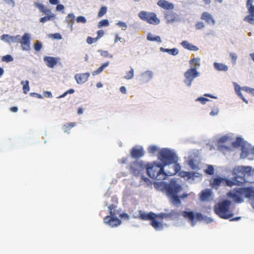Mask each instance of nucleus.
Masks as SVG:
<instances>
[{
	"label": "nucleus",
	"instance_id": "de8ad7c7",
	"mask_svg": "<svg viewBox=\"0 0 254 254\" xmlns=\"http://www.w3.org/2000/svg\"><path fill=\"white\" fill-rule=\"evenodd\" d=\"M1 60L3 62H10L13 60L12 57L10 55H6L2 57Z\"/></svg>",
	"mask_w": 254,
	"mask_h": 254
},
{
	"label": "nucleus",
	"instance_id": "603ef678",
	"mask_svg": "<svg viewBox=\"0 0 254 254\" xmlns=\"http://www.w3.org/2000/svg\"><path fill=\"white\" fill-rule=\"evenodd\" d=\"M98 40V38H92L90 36H88L87 38L86 42L89 44H91L93 43L96 42Z\"/></svg>",
	"mask_w": 254,
	"mask_h": 254
},
{
	"label": "nucleus",
	"instance_id": "b1692460",
	"mask_svg": "<svg viewBox=\"0 0 254 254\" xmlns=\"http://www.w3.org/2000/svg\"><path fill=\"white\" fill-rule=\"evenodd\" d=\"M181 45L185 49H188L190 51H196L198 50V48L196 46L190 44L187 41H183L181 43Z\"/></svg>",
	"mask_w": 254,
	"mask_h": 254
},
{
	"label": "nucleus",
	"instance_id": "f3484780",
	"mask_svg": "<svg viewBox=\"0 0 254 254\" xmlns=\"http://www.w3.org/2000/svg\"><path fill=\"white\" fill-rule=\"evenodd\" d=\"M20 36L19 35L16 36H9L7 34H3L1 36V39L9 44L14 43H19L20 41Z\"/></svg>",
	"mask_w": 254,
	"mask_h": 254
},
{
	"label": "nucleus",
	"instance_id": "37998d69",
	"mask_svg": "<svg viewBox=\"0 0 254 254\" xmlns=\"http://www.w3.org/2000/svg\"><path fill=\"white\" fill-rule=\"evenodd\" d=\"M204 172L208 175H212L214 174V169L212 165H208L207 168L204 170Z\"/></svg>",
	"mask_w": 254,
	"mask_h": 254
},
{
	"label": "nucleus",
	"instance_id": "a878e982",
	"mask_svg": "<svg viewBox=\"0 0 254 254\" xmlns=\"http://www.w3.org/2000/svg\"><path fill=\"white\" fill-rule=\"evenodd\" d=\"M75 16L73 13L68 14L66 17L65 21L70 26L71 30L72 29Z\"/></svg>",
	"mask_w": 254,
	"mask_h": 254
},
{
	"label": "nucleus",
	"instance_id": "7c9ffc66",
	"mask_svg": "<svg viewBox=\"0 0 254 254\" xmlns=\"http://www.w3.org/2000/svg\"><path fill=\"white\" fill-rule=\"evenodd\" d=\"M170 198L171 202L174 205H179L181 204V200L180 196L177 194L168 196Z\"/></svg>",
	"mask_w": 254,
	"mask_h": 254
},
{
	"label": "nucleus",
	"instance_id": "5701e85b",
	"mask_svg": "<svg viewBox=\"0 0 254 254\" xmlns=\"http://www.w3.org/2000/svg\"><path fill=\"white\" fill-rule=\"evenodd\" d=\"M165 18L168 23H172L178 20V16L175 12H168L165 14Z\"/></svg>",
	"mask_w": 254,
	"mask_h": 254
},
{
	"label": "nucleus",
	"instance_id": "0eeeda50",
	"mask_svg": "<svg viewBox=\"0 0 254 254\" xmlns=\"http://www.w3.org/2000/svg\"><path fill=\"white\" fill-rule=\"evenodd\" d=\"M138 16L142 20L145 21L151 24L157 25L160 23V20L154 12L141 11L139 13Z\"/></svg>",
	"mask_w": 254,
	"mask_h": 254
},
{
	"label": "nucleus",
	"instance_id": "a211bd4d",
	"mask_svg": "<svg viewBox=\"0 0 254 254\" xmlns=\"http://www.w3.org/2000/svg\"><path fill=\"white\" fill-rule=\"evenodd\" d=\"M60 60V58L58 57L46 56L44 58V61L47 66L50 68H53Z\"/></svg>",
	"mask_w": 254,
	"mask_h": 254
},
{
	"label": "nucleus",
	"instance_id": "bf43d9fd",
	"mask_svg": "<svg viewBox=\"0 0 254 254\" xmlns=\"http://www.w3.org/2000/svg\"><path fill=\"white\" fill-rule=\"evenodd\" d=\"M195 173L194 172H190V175H188L186 176L187 180H189L190 179H194L195 177Z\"/></svg>",
	"mask_w": 254,
	"mask_h": 254
},
{
	"label": "nucleus",
	"instance_id": "58836bf2",
	"mask_svg": "<svg viewBox=\"0 0 254 254\" xmlns=\"http://www.w3.org/2000/svg\"><path fill=\"white\" fill-rule=\"evenodd\" d=\"M21 84L23 85V90L24 94H27L30 90L29 86V81L26 80L25 81H22Z\"/></svg>",
	"mask_w": 254,
	"mask_h": 254
},
{
	"label": "nucleus",
	"instance_id": "3c124183",
	"mask_svg": "<svg viewBox=\"0 0 254 254\" xmlns=\"http://www.w3.org/2000/svg\"><path fill=\"white\" fill-rule=\"evenodd\" d=\"M76 20L77 23H85L86 22V18L83 16H78Z\"/></svg>",
	"mask_w": 254,
	"mask_h": 254
},
{
	"label": "nucleus",
	"instance_id": "7ed1b4c3",
	"mask_svg": "<svg viewBox=\"0 0 254 254\" xmlns=\"http://www.w3.org/2000/svg\"><path fill=\"white\" fill-rule=\"evenodd\" d=\"M252 168L250 166H236L233 170L234 180L240 183L242 185L246 182H249L247 177L251 176Z\"/></svg>",
	"mask_w": 254,
	"mask_h": 254
},
{
	"label": "nucleus",
	"instance_id": "4d7b16f0",
	"mask_svg": "<svg viewBox=\"0 0 254 254\" xmlns=\"http://www.w3.org/2000/svg\"><path fill=\"white\" fill-rule=\"evenodd\" d=\"M188 175H190V172H186V171H180L179 173V175L182 177V178H186V176Z\"/></svg>",
	"mask_w": 254,
	"mask_h": 254
},
{
	"label": "nucleus",
	"instance_id": "ea45409f",
	"mask_svg": "<svg viewBox=\"0 0 254 254\" xmlns=\"http://www.w3.org/2000/svg\"><path fill=\"white\" fill-rule=\"evenodd\" d=\"M76 125L75 123H69L64 125V131L68 132V131Z\"/></svg>",
	"mask_w": 254,
	"mask_h": 254
},
{
	"label": "nucleus",
	"instance_id": "473e14b6",
	"mask_svg": "<svg viewBox=\"0 0 254 254\" xmlns=\"http://www.w3.org/2000/svg\"><path fill=\"white\" fill-rule=\"evenodd\" d=\"M109 62H107L104 63L96 70L92 72V74L93 75H97L98 74H99L100 73H101L104 69L105 68L107 67L109 65Z\"/></svg>",
	"mask_w": 254,
	"mask_h": 254
},
{
	"label": "nucleus",
	"instance_id": "864d4df0",
	"mask_svg": "<svg viewBox=\"0 0 254 254\" xmlns=\"http://www.w3.org/2000/svg\"><path fill=\"white\" fill-rule=\"evenodd\" d=\"M209 100L203 97H200L196 99V101L200 102L202 104H205Z\"/></svg>",
	"mask_w": 254,
	"mask_h": 254
},
{
	"label": "nucleus",
	"instance_id": "052dcab7",
	"mask_svg": "<svg viewBox=\"0 0 254 254\" xmlns=\"http://www.w3.org/2000/svg\"><path fill=\"white\" fill-rule=\"evenodd\" d=\"M230 56L231 58L232 61L233 62V63L235 64L237 59V56L235 53H230Z\"/></svg>",
	"mask_w": 254,
	"mask_h": 254
},
{
	"label": "nucleus",
	"instance_id": "338daca9",
	"mask_svg": "<svg viewBox=\"0 0 254 254\" xmlns=\"http://www.w3.org/2000/svg\"><path fill=\"white\" fill-rule=\"evenodd\" d=\"M52 37L56 39H61L62 37L60 33H55L52 35Z\"/></svg>",
	"mask_w": 254,
	"mask_h": 254
},
{
	"label": "nucleus",
	"instance_id": "1a4fd4ad",
	"mask_svg": "<svg viewBox=\"0 0 254 254\" xmlns=\"http://www.w3.org/2000/svg\"><path fill=\"white\" fill-rule=\"evenodd\" d=\"M129 170L133 175L138 176L146 170V165L142 162L135 161L130 163Z\"/></svg>",
	"mask_w": 254,
	"mask_h": 254
},
{
	"label": "nucleus",
	"instance_id": "6e6d98bb",
	"mask_svg": "<svg viewBox=\"0 0 254 254\" xmlns=\"http://www.w3.org/2000/svg\"><path fill=\"white\" fill-rule=\"evenodd\" d=\"M100 54L102 56L106 58L109 57L112 58L113 57V56L112 55H110L106 51H101L100 52Z\"/></svg>",
	"mask_w": 254,
	"mask_h": 254
},
{
	"label": "nucleus",
	"instance_id": "a19ab883",
	"mask_svg": "<svg viewBox=\"0 0 254 254\" xmlns=\"http://www.w3.org/2000/svg\"><path fill=\"white\" fill-rule=\"evenodd\" d=\"M134 76V69L132 67H131L130 70L127 72L126 75L125 76V78L127 80L132 79Z\"/></svg>",
	"mask_w": 254,
	"mask_h": 254
},
{
	"label": "nucleus",
	"instance_id": "bb28decb",
	"mask_svg": "<svg viewBox=\"0 0 254 254\" xmlns=\"http://www.w3.org/2000/svg\"><path fill=\"white\" fill-rule=\"evenodd\" d=\"M214 66L218 71H226L228 69V66L222 63H214Z\"/></svg>",
	"mask_w": 254,
	"mask_h": 254
},
{
	"label": "nucleus",
	"instance_id": "4c0bfd02",
	"mask_svg": "<svg viewBox=\"0 0 254 254\" xmlns=\"http://www.w3.org/2000/svg\"><path fill=\"white\" fill-rule=\"evenodd\" d=\"M211 195V192L209 190H203L201 192V195H200V198L202 200H206V199L208 198Z\"/></svg>",
	"mask_w": 254,
	"mask_h": 254
},
{
	"label": "nucleus",
	"instance_id": "20e7f679",
	"mask_svg": "<svg viewBox=\"0 0 254 254\" xmlns=\"http://www.w3.org/2000/svg\"><path fill=\"white\" fill-rule=\"evenodd\" d=\"M139 216L135 218H138L141 220L150 221V224L156 231H161L164 228L163 224L159 219L156 217V214L153 212H150L148 213H144L141 210H139Z\"/></svg>",
	"mask_w": 254,
	"mask_h": 254
},
{
	"label": "nucleus",
	"instance_id": "39448f33",
	"mask_svg": "<svg viewBox=\"0 0 254 254\" xmlns=\"http://www.w3.org/2000/svg\"><path fill=\"white\" fill-rule=\"evenodd\" d=\"M231 205V201L228 200H223L215 205L214 212L222 218H230L233 216V213L230 210Z\"/></svg>",
	"mask_w": 254,
	"mask_h": 254
},
{
	"label": "nucleus",
	"instance_id": "c756f323",
	"mask_svg": "<svg viewBox=\"0 0 254 254\" xmlns=\"http://www.w3.org/2000/svg\"><path fill=\"white\" fill-rule=\"evenodd\" d=\"M235 90L236 93L243 100V101L244 102H245L246 103L248 104V101L244 98V97L243 96L241 92V90H242V87H241L238 85H236L235 87Z\"/></svg>",
	"mask_w": 254,
	"mask_h": 254
},
{
	"label": "nucleus",
	"instance_id": "09e8293b",
	"mask_svg": "<svg viewBox=\"0 0 254 254\" xmlns=\"http://www.w3.org/2000/svg\"><path fill=\"white\" fill-rule=\"evenodd\" d=\"M158 150V148L157 147L154 145L150 146L148 148V151L149 153L154 154Z\"/></svg>",
	"mask_w": 254,
	"mask_h": 254
},
{
	"label": "nucleus",
	"instance_id": "aec40b11",
	"mask_svg": "<svg viewBox=\"0 0 254 254\" xmlns=\"http://www.w3.org/2000/svg\"><path fill=\"white\" fill-rule=\"evenodd\" d=\"M157 3L159 7L164 9L172 10L174 8V5L173 3L165 0H159Z\"/></svg>",
	"mask_w": 254,
	"mask_h": 254
},
{
	"label": "nucleus",
	"instance_id": "6e6552de",
	"mask_svg": "<svg viewBox=\"0 0 254 254\" xmlns=\"http://www.w3.org/2000/svg\"><path fill=\"white\" fill-rule=\"evenodd\" d=\"M34 5L35 7H36L39 9L40 12H43L45 14L47 15V16L40 18V22L45 23L47 21H49L55 18V15L53 13H52L51 10L50 9L47 8L43 4L36 2L34 3Z\"/></svg>",
	"mask_w": 254,
	"mask_h": 254
},
{
	"label": "nucleus",
	"instance_id": "72a5a7b5",
	"mask_svg": "<svg viewBox=\"0 0 254 254\" xmlns=\"http://www.w3.org/2000/svg\"><path fill=\"white\" fill-rule=\"evenodd\" d=\"M190 64L194 67H199L200 65V60L198 58H193L190 61Z\"/></svg>",
	"mask_w": 254,
	"mask_h": 254
},
{
	"label": "nucleus",
	"instance_id": "ddd939ff",
	"mask_svg": "<svg viewBox=\"0 0 254 254\" xmlns=\"http://www.w3.org/2000/svg\"><path fill=\"white\" fill-rule=\"evenodd\" d=\"M19 43L21 44L22 49L24 51H29L30 49V37L29 34L25 33L22 38L20 37Z\"/></svg>",
	"mask_w": 254,
	"mask_h": 254
},
{
	"label": "nucleus",
	"instance_id": "a18cd8bd",
	"mask_svg": "<svg viewBox=\"0 0 254 254\" xmlns=\"http://www.w3.org/2000/svg\"><path fill=\"white\" fill-rule=\"evenodd\" d=\"M188 164L192 170L198 169V166L195 163V161L193 159H190L188 162Z\"/></svg>",
	"mask_w": 254,
	"mask_h": 254
},
{
	"label": "nucleus",
	"instance_id": "49530a36",
	"mask_svg": "<svg viewBox=\"0 0 254 254\" xmlns=\"http://www.w3.org/2000/svg\"><path fill=\"white\" fill-rule=\"evenodd\" d=\"M109 25V22L108 20L107 19H103L101 20L98 24V27L99 28H101L103 26H108Z\"/></svg>",
	"mask_w": 254,
	"mask_h": 254
},
{
	"label": "nucleus",
	"instance_id": "9b49d317",
	"mask_svg": "<svg viewBox=\"0 0 254 254\" xmlns=\"http://www.w3.org/2000/svg\"><path fill=\"white\" fill-rule=\"evenodd\" d=\"M182 189L181 186L177 184L176 182H171L169 184L165 186V190L168 196L178 194Z\"/></svg>",
	"mask_w": 254,
	"mask_h": 254
},
{
	"label": "nucleus",
	"instance_id": "69168bd1",
	"mask_svg": "<svg viewBox=\"0 0 254 254\" xmlns=\"http://www.w3.org/2000/svg\"><path fill=\"white\" fill-rule=\"evenodd\" d=\"M104 31L100 30L97 31V37H96V38H98V40L101 37H102L104 35Z\"/></svg>",
	"mask_w": 254,
	"mask_h": 254
},
{
	"label": "nucleus",
	"instance_id": "e433bc0d",
	"mask_svg": "<svg viewBox=\"0 0 254 254\" xmlns=\"http://www.w3.org/2000/svg\"><path fill=\"white\" fill-rule=\"evenodd\" d=\"M116 207L117 206L113 204H110L108 206L109 211L110 212V216H116L117 215V212H116Z\"/></svg>",
	"mask_w": 254,
	"mask_h": 254
},
{
	"label": "nucleus",
	"instance_id": "412c9836",
	"mask_svg": "<svg viewBox=\"0 0 254 254\" xmlns=\"http://www.w3.org/2000/svg\"><path fill=\"white\" fill-rule=\"evenodd\" d=\"M201 20H204L207 24H212L214 25L215 21L211 14L207 12H204L202 13L200 17Z\"/></svg>",
	"mask_w": 254,
	"mask_h": 254
},
{
	"label": "nucleus",
	"instance_id": "13d9d810",
	"mask_svg": "<svg viewBox=\"0 0 254 254\" xmlns=\"http://www.w3.org/2000/svg\"><path fill=\"white\" fill-rule=\"evenodd\" d=\"M117 25L121 27L123 30H125L127 28L126 23L124 22H119L117 23Z\"/></svg>",
	"mask_w": 254,
	"mask_h": 254
},
{
	"label": "nucleus",
	"instance_id": "79ce46f5",
	"mask_svg": "<svg viewBox=\"0 0 254 254\" xmlns=\"http://www.w3.org/2000/svg\"><path fill=\"white\" fill-rule=\"evenodd\" d=\"M107 11V8L106 6H102L101 8L100 9L98 13V17H101L104 15H105Z\"/></svg>",
	"mask_w": 254,
	"mask_h": 254
},
{
	"label": "nucleus",
	"instance_id": "e2e57ef3",
	"mask_svg": "<svg viewBox=\"0 0 254 254\" xmlns=\"http://www.w3.org/2000/svg\"><path fill=\"white\" fill-rule=\"evenodd\" d=\"M242 90L250 94L251 92H252L253 90V88L247 86H244L242 87Z\"/></svg>",
	"mask_w": 254,
	"mask_h": 254
},
{
	"label": "nucleus",
	"instance_id": "f03ea898",
	"mask_svg": "<svg viewBox=\"0 0 254 254\" xmlns=\"http://www.w3.org/2000/svg\"><path fill=\"white\" fill-rule=\"evenodd\" d=\"M164 165L154 162L146 165L147 175L151 178L160 181L165 180L167 175L164 171Z\"/></svg>",
	"mask_w": 254,
	"mask_h": 254
},
{
	"label": "nucleus",
	"instance_id": "4468645a",
	"mask_svg": "<svg viewBox=\"0 0 254 254\" xmlns=\"http://www.w3.org/2000/svg\"><path fill=\"white\" fill-rule=\"evenodd\" d=\"M145 151L143 148L140 146H135L132 148L130 150V154L131 157L138 159L142 157L144 155Z\"/></svg>",
	"mask_w": 254,
	"mask_h": 254
},
{
	"label": "nucleus",
	"instance_id": "774afa93",
	"mask_svg": "<svg viewBox=\"0 0 254 254\" xmlns=\"http://www.w3.org/2000/svg\"><path fill=\"white\" fill-rule=\"evenodd\" d=\"M127 162V157H122L120 160L119 163L122 164H126Z\"/></svg>",
	"mask_w": 254,
	"mask_h": 254
},
{
	"label": "nucleus",
	"instance_id": "2f4dec72",
	"mask_svg": "<svg viewBox=\"0 0 254 254\" xmlns=\"http://www.w3.org/2000/svg\"><path fill=\"white\" fill-rule=\"evenodd\" d=\"M109 62H107L104 63L96 70L92 72V74L93 75H97L98 74H99L100 73H101L104 69L105 68L107 67L109 65Z\"/></svg>",
	"mask_w": 254,
	"mask_h": 254
},
{
	"label": "nucleus",
	"instance_id": "dca6fc26",
	"mask_svg": "<svg viewBox=\"0 0 254 254\" xmlns=\"http://www.w3.org/2000/svg\"><path fill=\"white\" fill-rule=\"evenodd\" d=\"M250 15L245 17L244 21L250 24L254 25V5L251 3V5H247Z\"/></svg>",
	"mask_w": 254,
	"mask_h": 254
},
{
	"label": "nucleus",
	"instance_id": "4be33fe9",
	"mask_svg": "<svg viewBox=\"0 0 254 254\" xmlns=\"http://www.w3.org/2000/svg\"><path fill=\"white\" fill-rule=\"evenodd\" d=\"M244 144V141L243 139V138H242L241 137H238L236 138L235 141H234L233 142V145L235 147L242 146V155H245L246 156L247 155V152L243 148Z\"/></svg>",
	"mask_w": 254,
	"mask_h": 254
},
{
	"label": "nucleus",
	"instance_id": "f8f14e48",
	"mask_svg": "<svg viewBox=\"0 0 254 254\" xmlns=\"http://www.w3.org/2000/svg\"><path fill=\"white\" fill-rule=\"evenodd\" d=\"M182 215L185 218L189 219L191 225L194 226L195 222V219L198 220H202L203 219V216L200 213H196L195 214L192 211H184L182 212Z\"/></svg>",
	"mask_w": 254,
	"mask_h": 254
},
{
	"label": "nucleus",
	"instance_id": "680f3d73",
	"mask_svg": "<svg viewBox=\"0 0 254 254\" xmlns=\"http://www.w3.org/2000/svg\"><path fill=\"white\" fill-rule=\"evenodd\" d=\"M174 170L175 172V173H179L180 172L181 168L180 165L179 164H175L174 165Z\"/></svg>",
	"mask_w": 254,
	"mask_h": 254
},
{
	"label": "nucleus",
	"instance_id": "5fc2aeb1",
	"mask_svg": "<svg viewBox=\"0 0 254 254\" xmlns=\"http://www.w3.org/2000/svg\"><path fill=\"white\" fill-rule=\"evenodd\" d=\"M42 47V43L40 42H37L34 46V49L36 51H39L41 49Z\"/></svg>",
	"mask_w": 254,
	"mask_h": 254
},
{
	"label": "nucleus",
	"instance_id": "2eb2a0df",
	"mask_svg": "<svg viewBox=\"0 0 254 254\" xmlns=\"http://www.w3.org/2000/svg\"><path fill=\"white\" fill-rule=\"evenodd\" d=\"M104 222L112 227H117L121 223V221L116 216H106L104 218Z\"/></svg>",
	"mask_w": 254,
	"mask_h": 254
},
{
	"label": "nucleus",
	"instance_id": "8fccbe9b",
	"mask_svg": "<svg viewBox=\"0 0 254 254\" xmlns=\"http://www.w3.org/2000/svg\"><path fill=\"white\" fill-rule=\"evenodd\" d=\"M204 27V24L203 23V22L201 21L197 22L195 25V29L197 30L201 29L203 28Z\"/></svg>",
	"mask_w": 254,
	"mask_h": 254
},
{
	"label": "nucleus",
	"instance_id": "f257e3e1",
	"mask_svg": "<svg viewBox=\"0 0 254 254\" xmlns=\"http://www.w3.org/2000/svg\"><path fill=\"white\" fill-rule=\"evenodd\" d=\"M254 187H249L234 189L230 191L228 195L231 197L237 203H242L244 201L243 196L249 199H254Z\"/></svg>",
	"mask_w": 254,
	"mask_h": 254
},
{
	"label": "nucleus",
	"instance_id": "c9c22d12",
	"mask_svg": "<svg viewBox=\"0 0 254 254\" xmlns=\"http://www.w3.org/2000/svg\"><path fill=\"white\" fill-rule=\"evenodd\" d=\"M224 184H225L229 187H232L234 185H241L239 182L234 181V179L233 180H230L224 178Z\"/></svg>",
	"mask_w": 254,
	"mask_h": 254
},
{
	"label": "nucleus",
	"instance_id": "6ab92c4d",
	"mask_svg": "<svg viewBox=\"0 0 254 254\" xmlns=\"http://www.w3.org/2000/svg\"><path fill=\"white\" fill-rule=\"evenodd\" d=\"M89 76L90 73L89 72L77 73L74 75V78L78 84H82L87 81Z\"/></svg>",
	"mask_w": 254,
	"mask_h": 254
},
{
	"label": "nucleus",
	"instance_id": "f704fd0d",
	"mask_svg": "<svg viewBox=\"0 0 254 254\" xmlns=\"http://www.w3.org/2000/svg\"><path fill=\"white\" fill-rule=\"evenodd\" d=\"M147 39L150 41H156L159 43L161 42V38L159 36H154L152 34L149 33L147 35Z\"/></svg>",
	"mask_w": 254,
	"mask_h": 254
},
{
	"label": "nucleus",
	"instance_id": "423d86ee",
	"mask_svg": "<svg viewBox=\"0 0 254 254\" xmlns=\"http://www.w3.org/2000/svg\"><path fill=\"white\" fill-rule=\"evenodd\" d=\"M159 158L162 162L161 164L164 165V166L177 161L175 154L167 148H163L160 150Z\"/></svg>",
	"mask_w": 254,
	"mask_h": 254
},
{
	"label": "nucleus",
	"instance_id": "393cba45",
	"mask_svg": "<svg viewBox=\"0 0 254 254\" xmlns=\"http://www.w3.org/2000/svg\"><path fill=\"white\" fill-rule=\"evenodd\" d=\"M224 178L221 177L215 178L210 182V184L212 187H218L221 184H224Z\"/></svg>",
	"mask_w": 254,
	"mask_h": 254
},
{
	"label": "nucleus",
	"instance_id": "c03bdc74",
	"mask_svg": "<svg viewBox=\"0 0 254 254\" xmlns=\"http://www.w3.org/2000/svg\"><path fill=\"white\" fill-rule=\"evenodd\" d=\"M156 217L158 219L160 220H162L164 218L171 217L172 215L171 214L162 213L158 214H156Z\"/></svg>",
	"mask_w": 254,
	"mask_h": 254
},
{
	"label": "nucleus",
	"instance_id": "0e129e2a",
	"mask_svg": "<svg viewBox=\"0 0 254 254\" xmlns=\"http://www.w3.org/2000/svg\"><path fill=\"white\" fill-rule=\"evenodd\" d=\"M228 139V137L227 136H222L218 140V142L219 143H224L226 142Z\"/></svg>",
	"mask_w": 254,
	"mask_h": 254
},
{
	"label": "nucleus",
	"instance_id": "cd10ccee",
	"mask_svg": "<svg viewBox=\"0 0 254 254\" xmlns=\"http://www.w3.org/2000/svg\"><path fill=\"white\" fill-rule=\"evenodd\" d=\"M142 80L143 82L148 81L152 77V72L150 71H146L142 74Z\"/></svg>",
	"mask_w": 254,
	"mask_h": 254
},
{
	"label": "nucleus",
	"instance_id": "9d476101",
	"mask_svg": "<svg viewBox=\"0 0 254 254\" xmlns=\"http://www.w3.org/2000/svg\"><path fill=\"white\" fill-rule=\"evenodd\" d=\"M199 76V73L196 70V67H192L188 69L184 73L185 79L184 82L188 86H190L193 80Z\"/></svg>",
	"mask_w": 254,
	"mask_h": 254
},
{
	"label": "nucleus",
	"instance_id": "c85d7f7f",
	"mask_svg": "<svg viewBox=\"0 0 254 254\" xmlns=\"http://www.w3.org/2000/svg\"><path fill=\"white\" fill-rule=\"evenodd\" d=\"M160 50L164 52H167L169 54L173 55V56H176V55H178L179 53V50L177 48L165 49L163 48H161Z\"/></svg>",
	"mask_w": 254,
	"mask_h": 254
}]
</instances>
